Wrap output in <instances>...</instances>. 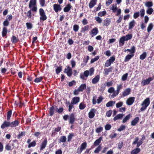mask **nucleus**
Returning <instances> with one entry per match:
<instances>
[{"instance_id":"obj_63","label":"nucleus","mask_w":154,"mask_h":154,"mask_svg":"<svg viewBox=\"0 0 154 154\" xmlns=\"http://www.w3.org/2000/svg\"><path fill=\"white\" fill-rule=\"evenodd\" d=\"M40 5L42 7H44L45 4V0H39V1Z\"/></svg>"},{"instance_id":"obj_14","label":"nucleus","mask_w":154,"mask_h":154,"mask_svg":"<svg viewBox=\"0 0 154 154\" xmlns=\"http://www.w3.org/2000/svg\"><path fill=\"white\" fill-rule=\"evenodd\" d=\"M111 22L110 19L107 18L104 20L103 23V26H107L110 24Z\"/></svg>"},{"instance_id":"obj_42","label":"nucleus","mask_w":154,"mask_h":154,"mask_svg":"<svg viewBox=\"0 0 154 154\" xmlns=\"http://www.w3.org/2000/svg\"><path fill=\"white\" fill-rule=\"evenodd\" d=\"M40 19L41 21H44L47 19V17L45 15H40Z\"/></svg>"},{"instance_id":"obj_29","label":"nucleus","mask_w":154,"mask_h":154,"mask_svg":"<svg viewBox=\"0 0 154 154\" xmlns=\"http://www.w3.org/2000/svg\"><path fill=\"white\" fill-rule=\"evenodd\" d=\"M124 115L122 114H118L114 118L113 120L114 121H116L118 119H121Z\"/></svg>"},{"instance_id":"obj_23","label":"nucleus","mask_w":154,"mask_h":154,"mask_svg":"<svg viewBox=\"0 0 154 154\" xmlns=\"http://www.w3.org/2000/svg\"><path fill=\"white\" fill-rule=\"evenodd\" d=\"M139 119L138 117L135 118L133 120L131 123V124L132 126H135L136 125L139 121Z\"/></svg>"},{"instance_id":"obj_40","label":"nucleus","mask_w":154,"mask_h":154,"mask_svg":"<svg viewBox=\"0 0 154 154\" xmlns=\"http://www.w3.org/2000/svg\"><path fill=\"white\" fill-rule=\"evenodd\" d=\"M135 21L134 20L131 21L129 24V29L132 28L134 26Z\"/></svg>"},{"instance_id":"obj_37","label":"nucleus","mask_w":154,"mask_h":154,"mask_svg":"<svg viewBox=\"0 0 154 154\" xmlns=\"http://www.w3.org/2000/svg\"><path fill=\"white\" fill-rule=\"evenodd\" d=\"M153 24L152 23H150L149 24L147 29L148 32H149L152 30L153 27Z\"/></svg>"},{"instance_id":"obj_8","label":"nucleus","mask_w":154,"mask_h":154,"mask_svg":"<svg viewBox=\"0 0 154 154\" xmlns=\"http://www.w3.org/2000/svg\"><path fill=\"white\" fill-rule=\"evenodd\" d=\"M98 32V30L97 27H95L91 30L90 34L91 35V37H93L96 35Z\"/></svg>"},{"instance_id":"obj_49","label":"nucleus","mask_w":154,"mask_h":154,"mask_svg":"<svg viewBox=\"0 0 154 154\" xmlns=\"http://www.w3.org/2000/svg\"><path fill=\"white\" fill-rule=\"evenodd\" d=\"M79 29V26L77 24H75L73 26V30L75 32H76L78 31Z\"/></svg>"},{"instance_id":"obj_55","label":"nucleus","mask_w":154,"mask_h":154,"mask_svg":"<svg viewBox=\"0 0 154 154\" xmlns=\"http://www.w3.org/2000/svg\"><path fill=\"white\" fill-rule=\"evenodd\" d=\"M99 57H100L99 56H97L94 58L92 59L91 60V63H94V62L97 60L99 59Z\"/></svg>"},{"instance_id":"obj_2","label":"nucleus","mask_w":154,"mask_h":154,"mask_svg":"<svg viewBox=\"0 0 154 154\" xmlns=\"http://www.w3.org/2000/svg\"><path fill=\"white\" fill-rule=\"evenodd\" d=\"M127 53L128 54L126 56V61H129L130 59L132 57L134 54L135 52V47L134 46L132 47L131 49H127L126 50Z\"/></svg>"},{"instance_id":"obj_12","label":"nucleus","mask_w":154,"mask_h":154,"mask_svg":"<svg viewBox=\"0 0 154 154\" xmlns=\"http://www.w3.org/2000/svg\"><path fill=\"white\" fill-rule=\"evenodd\" d=\"M80 98L79 97H75L72 98L71 103L74 105L77 104L80 101Z\"/></svg>"},{"instance_id":"obj_4","label":"nucleus","mask_w":154,"mask_h":154,"mask_svg":"<svg viewBox=\"0 0 154 154\" xmlns=\"http://www.w3.org/2000/svg\"><path fill=\"white\" fill-rule=\"evenodd\" d=\"M37 7H32L30 10L28 11L27 12H25V14H26V16L29 18H31L32 16V12H36L37 11Z\"/></svg>"},{"instance_id":"obj_46","label":"nucleus","mask_w":154,"mask_h":154,"mask_svg":"<svg viewBox=\"0 0 154 154\" xmlns=\"http://www.w3.org/2000/svg\"><path fill=\"white\" fill-rule=\"evenodd\" d=\"M153 4L152 2H148L145 4V6L148 8H150L152 6Z\"/></svg>"},{"instance_id":"obj_15","label":"nucleus","mask_w":154,"mask_h":154,"mask_svg":"<svg viewBox=\"0 0 154 154\" xmlns=\"http://www.w3.org/2000/svg\"><path fill=\"white\" fill-rule=\"evenodd\" d=\"M100 75H97L92 79V83L94 84H97L99 81L100 80Z\"/></svg>"},{"instance_id":"obj_47","label":"nucleus","mask_w":154,"mask_h":154,"mask_svg":"<svg viewBox=\"0 0 154 154\" xmlns=\"http://www.w3.org/2000/svg\"><path fill=\"white\" fill-rule=\"evenodd\" d=\"M101 148V146L100 145H99L98 146L96 149L94 151V152L95 153H98L100 150Z\"/></svg>"},{"instance_id":"obj_31","label":"nucleus","mask_w":154,"mask_h":154,"mask_svg":"<svg viewBox=\"0 0 154 154\" xmlns=\"http://www.w3.org/2000/svg\"><path fill=\"white\" fill-rule=\"evenodd\" d=\"M110 9L113 12H116L118 9L117 7V5L116 4H113L112 6L110 8Z\"/></svg>"},{"instance_id":"obj_25","label":"nucleus","mask_w":154,"mask_h":154,"mask_svg":"<svg viewBox=\"0 0 154 154\" xmlns=\"http://www.w3.org/2000/svg\"><path fill=\"white\" fill-rule=\"evenodd\" d=\"M75 121L74 115L72 113L69 117V122L71 124H73Z\"/></svg>"},{"instance_id":"obj_33","label":"nucleus","mask_w":154,"mask_h":154,"mask_svg":"<svg viewBox=\"0 0 154 154\" xmlns=\"http://www.w3.org/2000/svg\"><path fill=\"white\" fill-rule=\"evenodd\" d=\"M86 107L85 104L83 102L80 103L79 105V107L80 109L81 110H83Z\"/></svg>"},{"instance_id":"obj_58","label":"nucleus","mask_w":154,"mask_h":154,"mask_svg":"<svg viewBox=\"0 0 154 154\" xmlns=\"http://www.w3.org/2000/svg\"><path fill=\"white\" fill-rule=\"evenodd\" d=\"M111 68H106L104 69V73L106 75H108L109 73L111 71Z\"/></svg>"},{"instance_id":"obj_56","label":"nucleus","mask_w":154,"mask_h":154,"mask_svg":"<svg viewBox=\"0 0 154 154\" xmlns=\"http://www.w3.org/2000/svg\"><path fill=\"white\" fill-rule=\"evenodd\" d=\"M74 136V134L73 133H70L68 137V141L69 142L72 139V137Z\"/></svg>"},{"instance_id":"obj_17","label":"nucleus","mask_w":154,"mask_h":154,"mask_svg":"<svg viewBox=\"0 0 154 154\" xmlns=\"http://www.w3.org/2000/svg\"><path fill=\"white\" fill-rule=\"evenodd\" d=\"M97 0H91L89 4L90 8H92L97 4Z\"/></svg>"},{"instance_id":"obj_32","label":"nucleus","mask_w":154,"mask_h":154,"mask_svg":"<svg viewBox=\"0 0 154 154\" xmlns=\"http://www.w3.org/2000/svg\"><path fill=\"white\" fill-rule=\"evenodd\" d=\"M86 88V85L85 84H83L80 85L78 88L81 92H82L84 89H85Z\"/></svg>"},{"instance_id":"obj_21","label":"nucleus","mask_w":154,"mask_h":154,"mask_svg":"<svg viewBox=\"0 0 154 154\" xmlns=\"http://www.w3.org/2000/svg\"><path fill=\"white\" fill-rule=\"evenodd\" d=\"M125 41V36H123L121 37L120 38L119 41V44L120 46H123Z\"/></svg>"},{"instance_id":"obj_28","label":"nucleus","mask_w":154,"mask_h":154,"mask_svg":"<svg viewBox=\"0 0 154 154\" xmlns=\"http://www.w3.org/2000/svg\"><path fill=\"white\" fill-rule=\"evenodd\" d=\"M140 151V149L138 148H137L133 150L131 152V154H137L139 153Z\"/></svg>"},{"instance_id":"obj_64","label":"nucleus","mask_w":154,"mask_h":154,"mask_svg":"<svg viewBox=\"0 0 154 154\" xmlns=\"http://www.w3.org/2000/svg\"><path fill=\"white\" fill-rule=\"evenodd\" d=\"M125 128V126L124 125H121L119 128L118 129V131H121L124 129Z\"/></svg>"},{"instance_id":"obj_61","label":"nucleus","mask_w":154,"mask_h":154,"mask_svg":"<svg viewBox=\"0 0 154 154\" xmlns=\"http://www.w3.org/2000/svg\"><path fill=\"white\" fill-rule=\"evenodd\" d=\"M140 15L142 17H143L145 14V10L144 9H141L140 11Z\"/></svg>"},{"instance_id":"obj_5","label":"nucleus","mask_w":154,"mask_h":154,"mask_svg":"<svg viewBox=\"0 0 154 154\" xmlns=\"http://www.w3.org/2000/svg\"><path fill=\"white\" fill-rule=\"evenodd\" d=\"M87 143L84 142L82 143L80 146L79 147L77 150V152L80 154L81 153L83 150L85 149L87 147Z\"/></svg>"},{"instance_id":"obj_44","label":"nucleus","mask_w":154,"mask_h":154,"mask_svg":"<svg viewBox=\"0 0 154 154\" xmlns=\"http://www.w3.org/2000/svg\"><path fill=\"white\" fill-rule=\"evenodd\" d=\"M119 92L117 91H114L113 93L110 96L111 97L113 98L117 96L118 94H119Z\"/></svg>"},{"instance_id":"obj_11","label":"nucleus","mask_w":154,"mask_h":154,"mask_svg":"<svg viewBox=\"0 0 154 154\" xmlns=\"http://www.w3.org/2000/svg\"><path fill=\"white\" fill-rule=\"evenodd\" d=\"M36 3V0H30L29 4V8H31L32 7H37Z\"/></svg>"},{"instance_id":"obj_43","label":"nucleus","mask_w":154,"mask_h":154,"mask_svg":"<svg viewBox=\"0 0 154 154\" xmlns=\"http://www.w3.org/2000/svg\"><path fill=\"white\" fill-rule=\"evenodd\" d=\"M26 25L28 29H31L33 27L32 24L30 23H26Z\"/></svg>"},{"instance_id":"obj_54","label":"nucleus","mask_w":154,"mask_h":154,"mask_svg":"<svg viewBox=\"0 0 154 154\" xmlns=\"http://www.w3.org/2000/svg\"><path fill=\"white\" fill-rule=\"evenodd\" d=\"M36 145V142L35 141H33L31 143H29L28 145V147L29 148H30L31 147L35 146Z\"/></svg>"},{"instance_id":"obj_52","label":"nucleus","mask_w":154,"mask_h":154,"mask_svg":"<svg viewBox=\"0 0 154 154\" xmlns=\"http://www.w3.org/2000/svg\"><path fill=\"white\" fill-rule=\"evenodd\" d=\"M153 11V9L152 8H149L146 11V13L147 14L150 15Z\"/></svg>"},{"instance_id":"obj_57","label":"nucleus","mask_w":154,"mask_h":154,"mask_svg":"<svg viewBox=\"0 0 154 154\" xmlns=\"http://www.w3.org/2000/svg\"><path fill=\"white\" fill-rule=\"evenodd\" d=\"M132 37V35L131 34H128L126 35V41L131 39Z\"/></svg>"},{"instance_id":"obj_18","label":"nucleus","mask_w":154,"mask_h":154,"mask_svg":"<svg viewBox=\"0 0 154 154\" xmlns=\"http://www.w3.org/2000/svg\"><path fill=\"white\" fill-rule=\"evenodd\" d=\"M72 6L70 4H68L64 8L63 11L65 12H68L71 8Z\"/></svg>"},{"instance_id":"obj_9","label":"nucleus","mask_w":154,"mask_h":154,"mask_svg":"<svg viewBox=\"0 0 154 154\" xmlns=\"http://www.w3.org/2000/svg\"><path fill=\"white\" fill-rule=\"evenodd\" d=\"M53 8L56 12L60 11L62 10V8L60 5L54 4L53 5Z\"/></svg>"},{"instance_id":"obj_10","label":"nucleus","mask_w":154,"mask_h":154,"mask_svg":"<svg viewBox=\"0 0 154 154\" xmlns=\"http://www.w3.org/2000/svg\"><path fill=\"white\" fill-rule=\"evenodd\" d=\"M135 97H130L128 98L126 101V103L128 105H131L132 104L135 100Z\"/></svg>"},{"instance_id":"obj_45","label":"nucleus","mask_w":154,"mask_h":154,"mask_svg":"<svg viewBox=\"0 0 154 154\" xmlns=\"http://www.w3.org/2000/svg\"><path fill=\"white\" fill-rule=\"evenodd\" d=\"M115 101H110L108 102L106 104V106L107 107H109L110 106H111L112 105H113V104H115Z\"/></svg>"},{"instance_id":"obj_7","label":"nucleus","mask_w":154,"mask_h":154,"mask_svg":"<svg viewBox=\"0 0 154 154\" xmlns=\"http://www.w3.org/2000/svg\"><path fill=\"white\" fill-rule=\"evenodd\" d=\"M152 80V77H149L148 79L142 81L141 82V84L143 86L148 85Z\"/></svg>"},{"instance_id":"obj_19","label":"nucleus","mask_w":154,"mask_h":154,"mask_svg":"<svg viewBox=\"0 0 154 154\" xmlns=\"http://www.w3.org/2000/svg\"><path fill=\"white\" fill-rule=\"evenodd\" d=\"M8 32V29L6 27H3L2 28V35L3 37L6 36L5 38H7L6 35Z\"/></svg>"},{"instance_id":"obj_50","label":"nucleus","mask_w":154,"mask_h":154,"mask_svg":"<svg viewBox=\"0 0 154 154\" xmlns=\"http://www.w3.org/2000/svg\"><path fill=\"white\" fill-rule=\"evenodd\" d=\"M95 19L96 21L99 23H100L102 22V20L101 18H100L99 17H95Z\"/></svg>"},{"instance_id":"obj_53","label":"nucleus","mask_w":154,"mask_h":154,"mask_svg":"<svg viewBox=\"0 0 154 154\" xmlns=\"http://www.w3.org/2000/svg\"><path fill=\"white\" fill-rule=\"evenodd\" d=\"M103 129V127H99L97 128L96 129V130H95L96 132L97 133H100L102 131Z\"/></svg>"},{"instance_id":"obj_41","label":"nucleus","mask_w":154,"mask_h":154,"mask_svg":"<svg viewBox=\"0 0 154 154\" xmlns=\"http://www.w3.org/2000/svg\"><path fill=\"white\" fill-rule=\"evenodd\" d=\"M66 140V138L65 136H63L60 138L59 140V143L65 142Z\"/></svg>"},{"instance_id":"obj_16","label":"nucleus","mask_w":154,"mask_h":154,"mask_svg":"<svg viewBox=\"0 0 154 154\" xmlns=\"http://www.w3.org/2000/svg\"><path fill=\"white\" fill-rule=\"evenodd\" d=\"M66 106L69 108V112H70L72 108L74 107L73 105L74 104H72L71 103H70L69 101L66 102Z\"/></svg>"},{"instance_id":"obj_26","label":"nucleus","mask_w":154,"mask_h":154,"mask_svg":"<svg viewBox=\"0 0 154 154\" xmlns=\"http://www.w3.org/2000/svg\"><path fill=\"white\" fill-rule=\"evenodd\" d=\"M57 109V107L56 106H52L50 108V114L51 116H52L54 113V111H56Z\"/></svg>"},{"instance_id":"obj_60","label":"nucleus","mask_w":154,"mask_h":154,"mask_svg":"<svg viewBox=\"0 0 154 154\" xmlns=\"http://www.w3.org/2000/svg\"><path fill=\"white\" fill-rule=\"evenodd\" d=\"M43 78L42 77H40L39 78H36L34 80V82H39L42 81Z\"/></svg>"},{"instance_id":"obj_34","label":"nucleus","mask_w":154,"mask_h":154,"mask_svg":"<svg viewBox=\"0 0 154 154\" xmlns=\"http://www.w3.org/2000/svg\"><path fill=\"white\" fill-rule=\"evenodd\" d=\"M11 41L12 43H16L17 42L18 39L15 36L12 35Z\"/></svg>"},{"instance_id":"obj_27","label":"nucleus","mask_w":154,"mask_h":154,"mask_svg":"<svg viewBox=\"0 0 154 154\" xmlns=\"http://www.w3.org/2000/svg\"><path fill=\"white\" fill-rule=\"evenodd\" d=\"M18 122L17 120H15L13 122H10V127H15L18 125Z\"/></svg>"},{"instance_id":"obj_36","label":"nucleus","mask_w":154,"mask_h":154,"mask_svg":"<svg viewBox=\"0 0 154 154\" xmlns=\"http://www.w3.org/2000/svg\"><path fill=\"white\" fill-rule=\"evenodd\" d=\"M89 25H87L85 26L84 27L82 28L81 29V32H84L88 30L89 29Z\"/></svg>"},{"instance_id":"obj_6","label":"nucleus","mask_w":154,"mask_h":154,"mask_svg":"<svg viewBox=\"0 0 154 154\" xmlns=\"http://www.w3.org/2000/svg\"><path fill=\"white\" fill-rule=\"evenodd\" d=\"M115 60V58L114 57H111L109 59L107 60L105 63V65L106 67L109 66L111 63H113Z\"/></svg>"},{"instance_id":"obj_35","label":"nucleus","mask_w":154,"mask_h":154,"mask_svg":"<svg viewBox=\"0 0 154 154\" xmlns=\"http://www.w3.org/2000/svg\"><path fill=\"white\" fill-rule=\"evenodd\" d=\"M26 134V132L25 131H23L21 132H20L19 133L17 137L18 139H20L22 138L23 136H25Z\"/></svg>"},{"instance_id":"obj_20","label":"nucleus","mask_w":154,"mask_h":154,"mask_svg":"<svg viewBox=\"0 0 154 154\" xmlns=\"http://www.w3.org/2000/svg\"><path fill=\"white\" fill-rule=\"evenodd\" d=\"M47 141L46 139H45L44 141L40 145V150H43L47 144Z\"/></svg>"},{"instance_id":"obj_24","label":"nucleus","mask_w":154,"mask_h":154,"mask_svg":"<svg viewBox=\"0 0 154 154\" xmlns=\"http://www.w3.org/2000/svg\"><path fill=\"white\" fill-rule=\"evenodd\" d=\"M10 127V122L6 121L4 122L3 124L1 125V128L4 129L6 127Z\"/></svg>"},{"instance_id":"obj_51","label":"nucleus","mask_w":154,"mask_h":154,"mask_svg":"<svg viewBox=\"0 0 154 154\" xmlns=\"http://www.w3.org/2000/svg\"><path fill=\"white\" fill-rule=\"evenodd\" d=\"M9 24V22L8 20H5L3 22V25L5 26L4 27L8 26Z\"/></svg>"},{"instance_id":"obj_62","label":"nucleus","mask_w":154,"mask_h":154,"mask_svg":"<svg viewBox=\"0 0 154 154\" xmlns=\"http://www.w3.org/2000/svg\"><path fill=\"white\" fill-rule=\"evenodd\" d=\"M39 13L40 15H45V13L44 10L42 8H40L39 9Z\"/></svg>"},{"instance_id":"obj_39","label":"nucleus","mask_w":154,"mask_h":154,"mask_svg":"<svg viewBox=\"0 0 154 154\" xmlns=\"http://www.w3.org/2000/svg\"><path fill=\"white\" fill-rule=\"evenodd\" d=\"M146 56V52H144L140 57V59L141 60H144Z\"/></svg>"},{"instance_id":"obj_13","label":"nucleus","mask_w":154,"mask_h":154,"mask_svg":"<svg viewBox=\"0 0 154 154\" xmlns=\"http://www.w3.org/2000/svg\"><path fill=\"white\" fill-rule=\"evenodd\" d=\"M96 110L94 109H92L88 113V117L90 119L93 118L95 116Z\"/></svg>"},{"instance_id":"obj_22","label":"nucleus","mask_w":154,"mask_h":154,"mask_svg":"<svg viewBox=\"0 0 154 154\" xmlns=\"http://www.w3.org/2000/svg\"><path fill=\"white\" fill-rule=\"evenodd\" d=\"M64 72L66 73L68 76H70L72 74V70L71 68H66Z\"/></svg>"},{"instance_id":"obj_48","label":"nucleus","mask_w":154,"mask_h":154,"mask_svg":"<svg viewBox=\"0 0 154 154\" xmlns=\"http://www.w3.org/2000/svg\"><path fill=\"white\" fill-rule=\"evenodd\" d=\"M12 111L11 110H10L8 112L7 115V120L9 121L11 116Z\"/></svg>"},{"instance_id":"obj_59","label":"nucleus","mask_w":154,"mask_h":154,"mask_svg":"<svg viewBox=\"0 0 154 154\" xmlns=\"http://www.w3.org/2000/svg\"><path fill=\"white\" fill-rule=\"evenodd\" d=\"M105 84L106 86H107L108 87H109L112 85L113 82L112 81L107 82L105 83Z\"/></svg>"},{"instance_id":"obj_30","label":"nucleus","mask_w":154,"mask_h":154,"mask_svg":"<svg viewBox=\"0 0 154 154\" xmlns=\"http://www.w3.org/2000/svg\"><path fill=\"white\" fill-rule=\"evenodd\" d=\"M102 137H100L94 143V145L95 146H97L101 142V140H102Z\"/></svg>"},{"instance_id":"obj_1","label":"nucleus","mask_w":154,"mask_h":154,"mask_svg":"<svg viewBox=\"0 0 154 154\" xmlns=\"http://www.w3.org/2000/svg\"><path fill=\"white\" fill-rule=\"evenodd\" d=\"M93 68H91L89 70H86L84 73H81L80 77L81 79L83 80H86L89 75L91 76L93 74L94 72Z\"/></svg>"},{"instance_id":"obj_3","label":"nucleus","mask_w":154,"mask_h":154,"mask_svg":"<svg viewBox=\"0 0 154 154\" xmlns=\"http://www.w3.org/2000/svg\"><path fill=\"white\" fill-rule=\"evenodd\" d=\"M150 103L149 98L148 97L145 99L141 104L142 107L140 109V111H142L145 110L147 107L150 104Z\"/></svg>"},{"instance_id":"obj_38","label":"nucleus","mask_w":154,"mask_h":154,"mask_svg":"<svg viewBox=\"0 0 154 154\" xmlns=\"http://www.w3.org/2000/svg\"><path fill=\"white\" fill-rule=\"evenodd\" d=\"M106 14V12L105 11L100 12L98 14V16L102 17L105 16Z\"/></svg>"}]
</instances>
